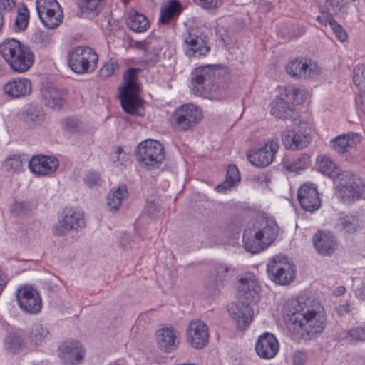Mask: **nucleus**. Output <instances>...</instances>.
Instances as JSON below:
<instances>
[{
  "instance_id": "f257e3e1",
  "label": "nucleus",
  "mask_w": 365,
  "mask_h": 365,
  "mask_svg": "<svg viewBox=\"0 0 365 365\" xmlns=\"http://www.w3.org/2000/svg\"><path fill=\"white\" fill-rule=\"evenodd\" d=\"M284 313L288 317L289 329L299 338L309 339L324 329L325 318L320 306L310 309L299 299H289Z\"/></svg>"
},
{
  "instance_id": "f03ea898",
  "label": "nucleus",
  "mask_w": 365,
  "mask_h": 365,
  "mask_svg": "<svg viewBox=\"0 0 365 365\" xmlns=\"http://www.w3.org/2000/svg\"><path fill=\"white\" fill-rule=\"evenodd\" d=\"M278 235V226L272 217H259L250 222L244 231V247L255 254L268 247Z\"/></svg>"
},
{
  "instance_id": "7ed1b4c3",
  "label": "nucleus",
  "mask_w": 365,
  "mask_h": 365,
  "mask_svg": "<svg viewBox=\"0 0 365 365\" xmlns=\"http://www.w3.org/2000/svg\"><path fill=\"white\" fill-rule=\"evenodd\" d=\"M0 54L10 68L18 73L28 71L34 63L35 56L31 48L14 38L0 44Z\"/></svg>"
},
{
  "instance_id": "20e7f679",
  "label": "nucleus",
  "mask_w": 365,
  "mask_h": 365,
  "mask_svg": "<svg viewBox=\"0 0 365 365\" xmlns=\"http://www.w3.org/2000/svg\"><path fill=\"white\" fill-rule=\"evenodd\" d=\"M137 68L128 69L123 76L124 84L119 88L121 106L125 112L131 115H140L143 101L138 96L139 86L136 81Z\"/></svg>"
},
{
  "instance_id": "39448f33",
  "label": "nucleus",
  "mask_w": 365,
  "mask_h": 365,
  "mask_svg": "<svg viewBox=\"0 0 365 365\" xmlns=\"http://www.w3.org/2000/svg\"><path fill=\"white\" fill-rule=\"evenodd\" d=\"M365 192L362 179L350 171H343L336 187V195L344 204L351 205L360 199Z\"/></svg>"
},
{
  "instance_id": "423d86ee",
  "label": "nucleus",
  "mask_w": 365,
  "mask_h": 365,
  "mask_svg": "<svg viewBox=\"0 0 365 365\" xmlns=\"http://www.w3.org/2000/svg\"><path fill=\"white\" fill-rule=\"evenodd\" d=\"M98 56L88 46H76L68 53V65L76 73H92L97 67Z\"/></svg>"
},
{
  "instance_id": "0eeeda50",
  "label": "nucleus",
  "mask_w": 365,
  "mask_h": 365,
  "mask_svg": "<svg viewBox=\"0 0 365 365\" xmlns=\"http://www.w3.org/2000/svg\"><path fill=\"white\" fill-rule=\"evenodd\" d=\"M137 160L145 169L158 168L165 159L163 145L158 141L147 139L140 143L135 150Z\"/></svg>"
},
{
  "instance_id": "6e6552de",
  "label": "nucleus",
  "mask_w": 365,
  "mask_h": 365,
  "mask_svg": "<svg viewBox=\"0 0 365 365\" xmlns=\"http://www.w3.org/2000/svg\"><path fill=\"white\" fill-rule=\"evenodd\" d=\"M200 108L192 103L178 107L172 114L170 123L178 131H187L195 127L202 119Z\"/></svg>"
},
{
  "instance_id": "1a4fd4ad",
  "label": "nucleus",
  "mask_w": 365,
  "mask_h": 365,
  "mask_svg": "<svg viewBox=\"0 0 365 365\" xmlns=\"http://www.w3.org/2000/svg\"><path fill=\"white\" fill-rule=\"evenodd\" d=\"M297 130H285L282 133V142L286 149L299 150L307 148L311 142L310 126L298 118Z\"/></svg>"
},
{
  "instance_id": "9d476101",
  "label": "nucleus",
  "mask_w": 365,
  "mask_h": 365,
  "mask_svg": "<svg viewBox=\"0 0 365 365\" xmlns=\"http://www.w3.org/2000/svg\"><path fill=\"white\" fill-rule=\"evenodd\" d=\"M38 17L45 27L53 29L62 21L63 11L56 0H36Z\"/></svg>"
},
{
  "instance_id": "9b49d317",
  "label": "nucleus",
  "mask_w": 365,
  "mask_h": 365,
  "mask_svg": "<svg viewBox=\"0 0 365 365\" xmlns=\"http://www.w3.org/2000/svg\"><path fill=\"white\" fill-rule=\"evenodd\" d=\"M267 273L275 283L286 285L291 283L295 275L294 265L285 257L276 256L267 264Z\"/></svg>"
},
{
  "instance_id": "f8f14e48",
  "label": "nucleus",
  "mask_w": 365,
  "mask_h": 365,
  "mask_svg": "<svg viewBox=\"0 0 365 365\" xmlns=\"http://www.w3.org/2000/svg\"><path fill=\"white\" fill-rule=\"evenodd\" d=\"M185 51L189 58H199L210 51L205 34L196 29H190L184 38Z\"/></svg>"
},
{
  "instance_id": "ddd939ff",
  "label": "nucleus",
  "mask_w": 365,
  "mask_h": 365,
  "mask_svg": "<svg viewBox=\"0 0 365 365\" xmlns=\"http://www.w3.org/2000/svg\"><path fill=\"white\" fill-rule=\"evenodd\" d=\"M85 226L83 213L76 208H69L64 210L63 216L53 227L55 235L63 236L71 231H78Z\"/></svg>"
},
{
  "instance_id": "4468645a",
  "label": "nucleus",
  "mask_w": 365,
  "mask_h": 365,
  "mask_svg": "<svg viewBox=\"0 0 365 365\" xmlns=\"http://www.w3.org/2000/svg\"><path fill=\"white\" fill-rule=\"evenodd\" d=\"M21 309L29 314H37L42 308V301L38 292L31 286L19 287L16 293Z\"/></svg>"
},
{
  "instance_id": "2eb2a0df",
  "label": "nucleus",
  "mask_w": 365,
  "mask_h": 365,
  "mask_svg": "<svg viewBox=\"0 0 365 365\" xmlns=\"http://www.w3.org/2000/svg\"><path fill=\"white\" fill-rule=\"evenodd\" d=\"M185 337L191 347L196 349L204 348L209 340L207 324L199 319L190 322L186 329Z\"/></svg>"
},
{
  "instance_id": "dca6fc26",
  "label": "nucleus",
  "mask_w": 365,
  "mask_h": 365,
  "mask_svg": "<svg viewBox=\"0 0 365 365\" xmlns=\"http://www.w3.org/2000/svg\"><path fill=\"white\" fill-rule=\"evenodd\" d=\"M285 69L288 75L297 79L313 78L320 72L317 63L302 58L290 61Z\"/></svg>"
},
{
  "instance_id": "f3484780",
  "label": "nucleus",
  "mask_w": 365,
  "mask_h": 365,
  "mask_svg": "<svg viewBox=\"0 0 365 365\" xmlns=\"http://www.w3.org/2000/svg\"><path fill=\"white\" fill-rule=\"evenodd\" d=\"M155 342L158 349L170 354L175 350L180 343L179 332L171 326H165L156 330Z\"/></svg>"
},
{
  "instance_id": "a211bd4d",
  "label": "nucleus",
  "mask_w": 365,
  "mask_h": 365,
  "mask_svg": "<svg viewBox=\"0 0 365 365\" xmlns=\"http://www.w3.org/2000/svg\"><path fill=\"white\" fill-rule=\"evenodd\" d=\"M279 149L277 140L268 141L264 147L247 152V157L249 161L256 167H265L274 160Z\"/></svg>"
},
{
  "instance_id": "6ab92c4d",
  "label": "nucleus",
  "mask_w": 365,
  "mask_h": 365,
  "mask_svg": "<svg viewBox=\"0 0 365 365\" xmlns=\"http://www.w3.org/2000/svg\"><path fill=\"white\" fill-rule=\"evenodd\" d=\"M297 199L300 206L310 212L318 210L321 206L319 192L315 184L305 182L298 190Z\"/></svg>"
},
{
  "instance_id": "aec40b11",
  "label": "nucleus",
  "mask_w": 365,
  "mask_h": 365,
  "mask_svg": "<svg viewBox=\"0 0 365 365\" xmlns=\"http://www.w3.org/2000/svg\"><path fill=\"white\" fill-rule=\"evenodd\" d=\"M85 350L76 340H67L58 348V356L65 365H77L83 359Z\"/></svg>"
},
{
  "instance_id": "412c9836",
  "label": "nucleus",
  "mask_w": 365,
  "mask_h": 365,
  "mask_svg": "<svg viewBox=\"0 0 365 365\" xmlns=\"http://www.w3.org/2000/svg\"><path fill=\"white\" fill-rule=\"evenodd\" d=\"M58 165V160L49 155H34L29 162V170L37 176L50 175L55 173Z\"/></svg>"
},
{
  "instance_id": "4be33fe9",
  "label": "nucleus",
  "mask_w": 365,
  "mask_h": 365,
  "mask_svg": "<svg viewBox=\"0 0 365 365\" xmlns=\"http://www.w3.org/2000/svg\"><path fill=\"white\" fill-rule=\"evenodd\" d=\"M3 91L10 98H23L31 93L32 83L29 78L24 77L14 78L4 84Z\"/></svg>"
},
{
  "instance_id": "5701e85b",
  "label": "nucleus",
  "mask_w": 365,
  "mask_h": 365,
  "mask_svg": "<svg viewBox=\"0 0 365 365\" xmlns=\"http://www.w3.org/2000/svg\"><path fill=\"white\" fill-rule=\"evenodd\" d=\"M228 312L238 329H245L253 318V310L249 304L242 302L232 303L228 307Z\"/></svg>"
},
{
  "instance_id": "b1692460",
  "label": "nucleus",
  "mask_w": 365,
  "mask_h": 365,
  "mask_svg": "<svg viewBox=\"0 0 365 365\" xmlns=\"http://www.w3.org/2000/svg\"><path fill=\"white\" fill-rule=\"evenodd\" d=\"M361 139V135L359 133L349 132L335 137L330 141V144L336 153L344 154L356 148Z\"/></svg>"
},
{
  "instance_id": "393cba45",
  "label": "nucleus",
  "mask_w": 365,
  "mask_h": 365,
  "mask_svg": "<svg viewBox=\"0 0 365 365\" xmlns=\"http://www.w3.org/2000/svg\"><path fill=\"white\" fill-rule=\"evenodd\" d=\"M238 295L241 299H255L260 291V286L255 275L247 273L240 278L237 285Z\"/></svg>"
},
{
  "instance_id": "a878e982",
  "label": "nucleus",
  "mask_w": 365,
  "mask_h": 365,
  "mask_svg": "<svg viewBox=\"0 0 365 365\" xmlns=\"http://www.w3.org/2000/svg\"><path fill=\"white\" fill-rule=\"evenodd\" d=\"M255 349L261 358L272 359L279 351V344L273 334L264 333L259 337Z\"/></svg>"
},
{
  "instance_id": "bb28decb",
  "label": "nucleus",
  "mask_w": 365,
  "mask_h": 365,
  "mask_svg": "<svg viewBox=\"0 0 365 365\" xmlns=\"http://www.w3.org/2000/svg\"><path fill=\"white\" fill-rule=\"evenodd\" d=\"M270 113L273 116L279 119L291 118L294 125H296L298 121V113L294 110L293 106L287 104L282 98L276 97L271 102Z\"/></svg>"
},
{
  "instance_id": "cd10ccee",
  "label": "nucleus",
  "mask_w": 365,
  "mask_h": 365,
  "mask_svg": "<svg viewBox=\"0 0 365 365\" xmlns=\"http://www.w3.org/2000/svg\"><path fill=\"white\" fill-rule=\"evenodd\" d=\"M313 242L317 252L322 255L332 254L336 247L334 235L329 232H318L313 237Z\"/></svg>"
},
{
  "instance_id": "c85d7f7f",
  "label": "nucleus",
  "mask_w": 365,
  "mask_h": 365,
  "mask_svg": "<svg viewBox=\"0 0 365 365\" xmlns=\"http://www.w3.org/2000/svg\"><path fill=\"white\" fill-rule=\"evenodd\" d=\"M125 23L129 29L135 33L145 32L150 27L148 18L144 14L135 10L128 12Z\"/></svg>"
},
{
  "instance_id": "c756f323",
  "label": "nucleus",
  "mask_w": 365,
  "mask_h": 365,
  "mask_svg": "<svg viewBox=\"0 0 365 365\" xmlns=\"http://www.w3.org/2000/svg\"><path fill=\"white\" fill-rule=\"evenodd\" d=\"M41 94L47 106L53 109H60L63 104V93L51 86H44Z\"/></svg>"
},
{
  "instance_id": "7c9ffc66",
  "label": "nucleus",
  "mask_w": 365,
  "mask_h": 365,
  "mask_svg": "<svg viewBox=\"0 0 365 365\" xmlns=\"http://www.w3.org/2000/svg\"><path fill=\"white\" fill-rule=\"evenodd\" d=\"M182 11L181 4L176 0H169L161 6L159 21L163 24H168Z\"/></svg>"
},
{
  "instance_id": "2f4dec72",
  "label": "nucleus",
  "mask_w": 365,
  "mask_h": 365,
  "mask_svg": "<svg viewBox=\"0 0 365 365\" xmlns=\"http://www.w3.org/2000/svg\"><path fill=\"white\" fill-rule=\"evenodd\" d=\"M317 170L331 178H339L343 172L327 156H320L317 160Z\"/></svg>"
},
{
  "instance_id": "473e14b6",
  "label": "nucleus",
  "mask_w": 365,
  "mask_h": 365,
  "mask_svg": "<svg viewBox=\"0 0 365 365\" xmlns=\"http://www.w3.org/2000/svg\"><path fill=\"white\" fill-rule=\"evenodd\" d=\"M310 156L306 153H303L293 161L284 160L282 163V165L285 170L289 173H298L307 168L310 165Z\"/></svg>"
},
{
  "instance_id": "72a5a7b5",
  "label": "nucleus",
  "mask_w": 365,
  "mask_h": 365,
  "mask_svg": "<svg viewBox=\"0 0 365 365\" xmlns=\"http://www.w3.org/2000/svg\"><path fill=\"white\" fill-rule=\"evenodd\" d=\"M215 75V71L212 65L200 66L195 68L192 73V83L201 86L206 81H211Z\"/></svg>"
},
{
  "instance_id": "f704fd0d",
  "label": "nucleus",
  "mask_w": 365,
  "mask_h": 365,
  "mask_svg": "<svg viewBox=\"0 0 365 365\" xmlns=\"http://www.w3.org/2000/svg\"><path fill=\"white\" fill-rule=\"evenodd\" d=\"M240 180V173L237 168L234 165H230L227 168L226 180L220 185H218L215 190L218 192H225Z\"/></svg>"
},
{
  "instance_id": "c9c22d12",
  "label": "nucleus",
  "mask_w": 365,
  "mask_h": 365,
  "mask_svg": "<svg viewBox=\"0 0 365 365\" xmlns=\"http://www.w3.org/2000/svg\"><path fill=\"white\" fill-rule=\"evenodd\" d=\"M128 192L125 185L113 188L107 197V205L113 210H117L121 205L123 200L127 196Z\"/></svg>"
},
{
  "instance_id": "e433bc0d",
  "label": "nucleus",
  "mask_w": 365,
  "mask_h": 365,
  "mask_svg": "<svg viewBox=\"0 0 365 365\" xmlns=\"http://www.w3.org/2000/svg\"><path fill=\"white\" fill-rule=\"evenodd\" d=\"M233 269L226 264H218L214 267L212 276L216 283H224L228 282L232 276Z\"/></svg>"
},
{
  "instance_id": "4c0bfd02",
  "label": "nucleus",
  "mask_w": 365,
  "mask_h": 365,
  "mask_svg": "<svg viewBox=\"0 0 365 365\" xmlns=\"http://www.w3.org/2000/svg\"><path fill=\"white\" fill-rule=\"evenodd\" d=\"M302 93V91L294 86H286L283 91L277 98H282L284 101L289 106H292L294 103H300L301 99L299 95Z\"/></svg>"
},
{
  "instance_id": "58836bf2",
  "label": "nucleus",
  "mask_w": 365,
  "mask_h": 365,
  "mask_svg": "<svg viewBox=\"0 0 365 365\" xmlns=\"http://www.w3.org/2000/svg\"><path fill=\"white\" fill-rule=\"evenodd\" d=\"M29 11L24 4H20L17 9V16L14 21L16 30L21 31L25 30L29 22Z\"/></svg>"
},
{
  "instance_id": "ea45409f",
  "label": "nucleus",
  "mask_w": 365,
  "mask_h": 365,
  "mask_svg": "<svg viewBox=\"0 0 365 365\" xmlns=\"http://www.w3.org/2000/svg\"><path fill=\"white\" fill-rule=\"evenodd\" d=\"M6 170L11 173H19L23 170V160L19 155L8 156L3 163Z\"/></svg>"
},
{
  "instance_id": "a19ab883",
  "label": "nucleus",
  "mask_w": 365,
  "mask_h": 365,
  "mask_svg": "<svg viewBox=\"0 0 365 365\" xmlns=\"http://www.w3.org/2000/svg\"><path fill=\"white\" fill-rule=\"evenodd\" d=\"M48 331L42 325H35L31 331L30 338L36 345H40L48 337Z\"/></svg>"
},
{
  "instance_id": "79ce46f5",
  "label": "nucleus",
  "mask_w": 365,
  "mask_h": 365,
  "mask_svg": "<svg viewBox=\"0 0 365 365\" xmlns=\"http://www.w3.org/2000/svg\"><path fill=\"white\" fill-rule=\"evenodd\" d=\"M346 339L353 344L365 341V327H358L349 330Z\"/></svg>"
},
{
  "instance_id": "37998d69",
  "label": "nucleus",
  "mask_w": 365,
  "mask_h": 365,
  "mask_svg": "<svg viewBox=\"0 0 365 365\" xmlns=\"http://www.w3.org/2000/svg\"><path fill=\"white\" fill-rule=\"evenodd\" d=\"M43 119L41 112L34 106H29L24 111V120L29 125L38 123Z\"/></svg>"
},
{
  "instance_id": "c03bdc74",
  "label": "nucleus",
  "mask_w": 365,
  "mask_h": 365,
  "mask_svg": "<svg viewBox=\"0 0 365 365\" xmlns=\"http://www.w3.org/2000/svg\"><path fill=\"white\" fill-rule=\"evenodd\" d=\"M359 225V220L354 216H346L341 220V223L339 225L348 233L356 232Z\"/></svg>"
},
{
  "instance_id": "a18cd8bd",
  "label": "nucleus",
  "mask_w": 365,
  "mask_h": 365,
  "mask_svg": "<svg viewBox=\"0 0 365 365\" xmlns=\"http://www.w3.org/2000/svg\"><path fill=\"white\" fill-rule=\"evenodd\" d=\"M84 183L89 187L98 186L101 184V178L95 171H88L84 176Z\"/></svg>"
},
{
  "instance_id": "49530a36",
  "label": "nucleus",
  "mask_w": 365,
  "mask_h": 365,
  "mask_svg": "<svg viewBox=\"0 0 365 365\" xmlns=\"http://www.w3.org/2000/svg\"><path fill=\"white\" fill-rule=\"evenodd\" d=\"M118 69V65L113 61H108L100 70V75L103 78H108L114 74Z\"/></svg>"
},
{
  "instance_id": "de8ad7c7",
  "label": "nucleus",
  "mask_w": 365,
  "mask_h": 365,
  "mask_svg": "<svg viewBox=\"0 0 365 365\" xmlns=\"http://www.w3.org/2000/svg\"><path fill=\"white\" fill-rule=\"evenodd\" d=\"M63 128L69 133H75L78 130L79 122L74 118H67L62 122Z\"/></svg>"
},
{
  "instance_id": "09e8293b",
  "label": "nucleus",
  "mask_w": 365,
  "mask_h": 365,
  "mask_svg": "<svg viewBox=\"0 0 365 365\" xmlns=\"http://www.w3.org/2000/svg\"><path fill=\"white\" fill-rule=\"evenodd\" d=\"M5 342L8 349L11 351L16 349L21 344V339L14 334H8L5 339Z\"/></svg>"
},
{
  "instance_id": "8fccbe9b",
  "label": "nucleus",
  "mask_w": 365,
  "mask_h": 365,
  "mask_svg": "<svg viewBox=\"0 0 365 365\" xmlns=\"http://www.w3.org/2000/svg\"><path fill=\"white\" fill-rule=\"evenodd\" d=\"M145 212L151 218L157 217L160 213V207L158 202L153 201H148L145 206Z\"/></svg>"
},
{
  "instance_id": "3c124183",
  "label": "nucleus",
  "mask_w": 365,
  "mask_h": 365,
  "mask_svg": "<svg viewBox=\"0 0 365 365\" xmlns=\"http://www.w3.org/2000/svg\"><path fill=\"white\" fill-rule=\"evenodd\" d=\"M202 8L205 9H215L220 6L222 4L221 0H194Z\"/></svg>"
},
{
  "instance_id": "603ef678",
  "label": "nucleus",
  "mask_w": 365,
  "mask_h": 365,
  "mask_svg": "<svg viewBox=\"0 0 365 365\" xmlns=\"http://www.w3.org/2000/svg\"><path fill=\"white\" fill-rule=\"evenodd\" d=\"M335 34L336 38L341 42H344L347 39V35L345 30L336 21L332 23L331 27Z\"/></svg>"
},
{
  "instance_id": "864d4df0",
  "label": "nucleus",
  "mask_w": 365,
  "mask_h": 365,
  "mask_svg": "<svg viewBox=\"0 0 365 365\" xmlns=\"http://www.w3.org/2000/svg\"><path fill=\"white\" fill-rule=\"evenodd\" d=\"M317 20L322 26L329 24L331 27L332 26V23L336 21L333 16L327 13H323L322 15L318 16Z\"/></svg>"
},
{
  "instance_id": "5fc2aeb1",
  "label": "nucleus",
  "mask_w": 365,
  "mask_h": 365,
  "mask_svg": "<svg viewBox=\"0 0 365 365\" xmlns=\"http://www.w3.org/2000/svg\"><path fill=\"white\" fill-rule=\"evenodd\" d=\"M16 6V0H0V6L1 9L11 11Z\"/></svg>"
},
{
  "instance_id": "6e6d98bb",
  "label": "nucleus",
  "mask_w": 365,
  "mask_h": 365,
  "mask_svg": "<svg viewBox=\"0 0 365 365\" xmlns=\"http://www.w3.org/2000/svg\"><path fill=\"white\" fill-rule=\"evenodd\" d=\"M358 110L365 115V92L359 95L356 99Z\"/></svg>"
},
{
  "instance_id": "4d7b16f0",
  "label": "nucleus",
  "mask_w": 365,
  "mask_h": 365,
  "mask_svg": "<svg viewBox=\"0 0 365 365\" xmlns=\"http://www.w3.org/2000/svg\"><path fill=\"white\" fill-rule=\"evenodd\" d=\"M356 297L365 302V284H362L355 291Z\"/></svg>"
},
{
  "instance_id": "13d9d810",
  "label": "nucleus",
  "mask_w": 365,
  "mask_h": 365,
  "mask_svg": "<svg viewBox=\"0 0 365 365\" xmlns=\"http://www.w3.org/2000/svg\"><path fill=\"white\" fill-rule=\"evenodd\" d=\"M25 210V205L23 202H15L12 205L11 210L14 213L19 215Z\"/></svg>"
},
{
  "instance_id": "bf43d9fd",
  "label": "nucleus",
  "mask_w": 365,
  "mask_h": 365,
  "mask_svg": "<svg viewBox=\"0 0 365 365\" xmlns=\"http://www.w3.org/2000/svg\"><path fill=\"white\" fill-rule=\"evenodd\" d=\"M360 71H361L360 68H357V69L355 68L354 71V78H353L354 83L359 86H362V84H363V81L361 79V78L359 77Z\"/></svg>"
},
{
  "instance_id": "052dcab7",
  "label": "nucleus",
  "mask_w": 365,
  "mask_h": 365,
  "mask_svg": "<svg viewBox=\"0 0 365 365\" xmlns=\"http://www.w3.org/2000/svg\"><path fill=\"white\" fill-rule=\"evenodd\" d=\"M40 42L43 46H46L51 42V36L47 34H40Z\"/></svg>"
},
{
  "instance_id": "680f3d73",
  "label": "nucleus",
  "mask_w": 365,
  "mask_h": 365,
  "mask_svg": "<svg viewBox=\"0 0 365 365\" xmlns=\"http://www.w3.org/2000/svg\"><path fill=\"white\" fill-rule=\"evenodd\" d=\"M327 3L329 4V6L334 7H339L344 0H327Z\"/></svg>"
},
{
  "instance_id": "e2e57ef3",
  "label": "nucleus",
  "mask_w": 365,
  "mask_h": 365,
  "mask_svg": "<svg viewBox=\"0 0 365 365\" xmlns=\"http://www.w3.org/2000/svg\"><path fill=\"white\" fill-rule=\"evenodd\" d=\"M122 153V149L120 148H117L115 152V156H113V161H119V155Z\"/></svg>"
},
{
  "instance_id": "0e129e2a",
  "label": "nucleus",
  "mask_w": 365,
  "mask_h": 365,
  "mask_svg": "<svg viewBox=\"0 0 365 365\" xmlns=\"http://www.w3.org/2000/svg\"><path fill=\"white\" fill-rule=\"evenodd\" d=\"M136 47L143 50L146 49V42L145 41H139L135 43Z\"/></svg>"
},
{
  "instance_id": "69168bd1",
  "label": "nucleus",
  "mask_w": 365,
  "mask_h": 365,
  "mask_svg": "<svg viewBox=\"0 0 365 365\" xmlns=\"http://www.w3.org/2000/svg\"><path fill=\"white\" fill-rule=\"evenodd\" d=\"M264 6L267 11H271L273 9V5L270 2L265 3Z\"/></svg>"
},
{
  "instance_id": "338daca9",
  "label": "nucleus",
  "mask_w": 365,
  "mask_h": 365,
  "mask_svg": "<svg viewBox=\"0 0 365 365\" xmlns=\"http://www.w3.org/2000/svg\"><path fill=\"white\" fill-rule=\"evenodd\" d=\"M339 312H349L348 306L347 305H343L339 307Z\"/></svg>"
},
{
  "instance_id": "774afa93",
  "label": "nucleus",
  "mask_w": 365,
  "mask_h": 365,
  "mask_svg": "<svg viewBox=\"0 0 365 365\" xmlns=\"http://www.w3.org/2000/svg\"><path fill=\"white\" fill-rule=\"evenodd\" d=\"M344 291H345V288H344V287H340L339 292H340L341 293H344Z\"/></svg>"
}]
</instances>
